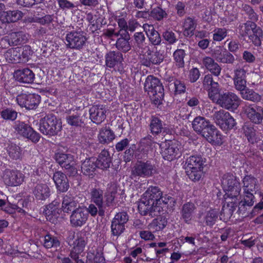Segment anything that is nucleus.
<instances>
[{
	"label": "nucleus",
	"mask_w": 263,
	"mask_h": 263,
	"mask_svg": "<svg viewBox=\"0 0 263 263\" xmlns=\"http://www.w3.org/2000/svg\"><path fill=\"white\" fill-rule=\"evenodd\" d=\"M167 223L166 219L164 217H159L154 219L148 226L149 230L153 232H157L163 229Z\"/></svg>",
	"instance_id": "obj_44"
},
{
	"label": "nucleus",
	"mask_w": 263,
	"mask_h": 263,
	"mask_svg": "<svg viewBox=\"0 0 263 263\" xmlns=\"http://www.w3.org/2000/svg\"><path fill=\"white\" fill-rule=\"evenodd\" d=\"M222 186L226 192V203L220 213V219L223 218L227 220L231 218L237 207L238 199L239 197L241 187L240 183L232 174H225L221 179Z\"/></svg>",
	"instance_id": "obj_1"
},
{
	"label": "nucleus",
	"mask_w": 263,
	"mask_h": 263,
	"mask_svg": "<svg viewBox=\"0 0 263 263\" xmlns=\"http://www.w3.org/2000/svg\"><path fill=\"white\" fill-rule=\"evenodd\" d=\"M243 99L253 102L259 101L261 99L260 96L252 89H246L241 92Z\"/></svg>",
	"instance_id": "obj_53"
},
{
	"label": "nucleus",
	"mask_w": 263,
	"mask_h": 263,
	"mask_svg": "<svg viewBox=\"0 0 263 263\" xmlns=\"http://www.w3.org/2000/svg\"><path fill=\"white\" fill-rule=\"evenodd\" d=\"M111 151H114V148L109 151H103L99 155L98 158L96 159L98 168L104 170L109 167L111 159L109 153H111Z\"/></svg>",
	"instance_id": "obj_38"
},
{
	"label": "nucleus",
	"mask_w": 263,
	"mask_h": 263,
	"mask_svg": "<svg viewBox=\"0 0 263 263\" xmlns=\"http://www.w3.org/2000/svg\"><path fill=\"white\" fill-rule=\"evenodd\" d=\"M115 138V135L113 132L107 128L102 129L98 135V139L100 143H109L112 141Z\"/></svg>",
	"instance_id": "obj_48"
},
{
	"label": "nucleus",
	"mask_w": 263,
	"mask_h": 263,
	"mask_svg": "<svg viewBox=\"0 0 263 263\" xmlns=\"http://www.w3.org/2000/svg\"><path fill=\"white\" fill-rule=\"evenodd\" d=\"M134 36L136 43V49L139 55L142 53L148 52L150 46L145 42V37L143 33L136 32Z\"/></svg>",
	"instance_id": "obj_34"
},
{
	"label": "nucleus",
	"mask_w": 263,
	"mask_h": 263,
	"mask_svg": "<svg viewBox=\"0 0 263 263\" xmlns=\"http://www.w3.org/2000/svg\"><path fill=\"white\" fill-rule=\"evenodd\" d=\"M149 127L153 135L159 134L163 129L162 121L157 117L152 116L151 120Z\"/></svg>",
	"instance_id": "obj_47"
},
{
	"label": "nucleus",
	"mask_w": 263,
	"mask_h": 263,
	"mask_svg": "<svg viewBox=\"0 0 263 263\" xmlns=\"http://www.w3.org/2000/svg\"><path fill=\"white\" fill-rule=\"evenodd\" d=\"M126 212H122L116 214V235H120L125 230V224L128 220Z\"/></svg>",
	"instance_id": "obj_37"
},
{
	"label": "nucleus",
	"mask_w": 263,
	"mask_h": 263,
	"mask_svg": "<svg viewBox=\"0 0 263 263\" xmlns=\"http://www.w3.org/2000/svg\"><path fill=\"white\" fill-rule=\"evenodd\" d=\"M195 209L196 206L192 202H189L183 205L181 214L182 218L185 222L187 223L191 220L192 214Z\"/></svg>",
	"instance_id": "obj_40"
},
{
	"label": "nucleus",
	"mask_w": 263,
	"mask_h": 263,
	"mask_svg": "<svg viewBox=\"0 0 263 263\" xmlns=\"http://www.w3.org/2000/svg\"><path fill=\"white\" fill-rule=\"evenodd\" d=\"M161 146L162 156L165 160L172 161L181 155L182 146L177 141L165 142Z\"/></svg>",
	"instance_id": "obj_8"
},
{
	"label": "nucleus",
	"mask_w": 263,
	"mask_h": 263,
	"mask_svg": "<svg viewBox=\"0 0 263 263\" xmlns=\"http://www.w3.org/2000/svg\"><path fill=\"white\" fill-rule=\"evenodd\" d=\"M213 119L217 125L223 130H228L234 128L236 123L230 113L223 109L215 111Z\"/></svg>",
	"instance_id": "obj_6"
},
{
	"label": "nucleus",
	"mask_w": 263,
	"mask_h": 263,
	"mask_svg": "<svg viewBox=\"0 0 263 263\" xmlns=\"http://www.w3.org/2000/svg\"><path fill=\"white\" fill-rule=\"evenodd\" d=\"M213 32V39L215 41L220 42L227 35V30L225 28H216Z\"/></svg>",
	"instance_id": "obj_60"
},
{
	"label": "nucleus",
	"mask_w": 263,
	"mask_h": 263,
	"mask_svg": "<svg viewBox=\"0 0 263 263\" xmlns=\"http://www.w3.org/2000/svg\"><path fill=\"white\" fill-rule=\"evenodd\" d=\"M86 20L95 30H97L101 27L104 17L99 11H95L94 13L86 12Z\"/></svg>",
	"instance_id": "obj_36"
},
{
	"label": "nucleus",
	"mask_w": 263,
	"mask_h": 263,
	"mask_svg": "<svg viewBox=\"0 0 263 263\" xmlns=\"http://www.w3.org/2000/svg\"><path fill=\"white\" fill-rule=\"evenodd\" d=\"M162 36L164 39L170 44H173L177 41V39L174 32L172 31L166 30L163 33Z\"/></svg>",
	"instance_id": "obj_61"
},
{
	"label": "nucleus",
	"mask_w": 263,
	"mask_h": 263,
	"mask_svg": "<svg viewBox=\"0 0 263 263\" xmlns=\"http://www.w3.org/2000/svg\"><path fill=\"white\" fill-rule=\"evenodd\" d=\"M247 117L253 123L259 124L263 120V107L256 104H246L243 108Z\"/></svg>",
	"instance_id": "obj_17"
},
{
	"label": "nucleus",
	"mask_w": 263,
	"mask_h": 263,
	"mask_svg": "<svg viewBox=\"0 0 263 263\" xmlns=\"http://www.w3.org/2000/svg\"><path fill=\"white\" fill-rule=\"evenodd\" d=\"M196 27V23L194 18L188 17L183 23L184 35L187 36H191L194 34V31Z\"/></svg>",
	"instance_id": "obj_46"
},
{
	"label": "nucleus",
	"mask_w": 263,
	"mask_h": 263,
	"mask_svg": "<svg viewBox=\"0 0 263 263\" xmlns=\"http://www.w3.org/2000/svg\"><path fill=\"white\" fill-rule=\"evenodd\" d=\"M215 101L217 104L228 110L237 109L240 102L239 98L236 94L229 91L219 94Z\"/></svg>",
	"instance_id": "obj_7"
},
{
	"label": "nucleus",
	"mask_w": 263,
	"mask_h": 263,
	"mask_svg": "<svg viewBox=\"0 0 263 263\" xmlns=\"http://www.w3.org/2000/svg\"><path fill=\"white\" fill-rule=\"evenodd\" d=\"M148 37L151 43L154 45H160L161 42V39L159 33L156 30L151 33Z\"/></svg>",
	"instance_id": "obj_63"
},
{
	"label": "nucleus",
	"mask_w": 263,
	"mask_h": 263,
	"mask_svg": "<svg viewBox=\"0 0 263 263\" xmlns=\"http://www.w3.org/2000/svg\"><path fill=\"white\" fill-rule=\"evenodd\" d=\"M24 175L16 170L6 169L3 173L2 178L5 184L8 186H17L24 181Z\"/></svg>",
	"instance_id": "obj_15"
},
{
	"label": "nucleus",
	"mask_w": 263,
	"mask_h": 263,
	"mask_svg": "<svg viewBox=\"0 0 263 263\" xmlns=\"http://www.w3.org/2000/svg\"><path fill=\"white\" fill-rule=\"evenodd\" d=\"M14 78L20 83L32 84L34 82L35 75L31 70L26 68L15 70L14 72Z\"/></svg>",
	"instance_id": "obj_19"
},
{
	"label": "nucleus",
	"mask_w": 263,
	"mask_h": 263,
	"mask_svg": "<svg viewBox=\"0 0 263 263\" xmlns=\"http://www.w3.org/2000/svg\"><path fill=\"white\" fill-rule=\"evenodd\" d=\"M87 38L82 31H72L67 33L65 43L67 47L81 49L85 45Z\"/></svg>",
	"instance_id": "obj_9"
},
{
	"label": "nucleus",
	"mask_w": 263,
	"mask_h": 263,
	"mask_svg": "<svg viewBox=\"0 0 263 263\" xmlns=\"http://www.w3.org/2000/svg\"><path fill=\"white\" fill-rule=\"evenodd\" d=\"M105 197L106 205L107 206L111 205L115 197V185L114 183H111L108 184Z\"/></svg>",
	"instance_id": "obj_54"
},
{
	"label": "nucleus",
	"mask_w": 263,
	"mask_h": 263,
	"mask_svg": "<svg viewBox=\"0 0 263 263\" xmlns=\"http://www.w3.org/2000/svg\"><path fill=\"white\" fill-rule=\"evenodd\" d=\"M59 7L63 10H72L76 6L74 4L68 0H56Z\"/></svg>",
	"instance_id": "obj_62"
},
{
	"label": "nucleus",
	"mask_w": 263,
	"mask_h": 263,
	"mask_svg": "<svg viewBox=\"0 0 263 263\" xmlns=\"http://www.w3.org/2000/svg\"><path fill=\"white\" fill-rule=\"evenodd\" d=\"M155 171V166L151 161H139L134 166L132 174L133 176L146 177L152 176Z\"/></svg>",
	"instance_id": "obj_13"
},
{
	"label": "nucleus",
	"mask_w": 263,
	"mask_h": 263,
	"mask_svg": "<svg viewBox=\"0 0 263 263\" xmlns=\"http://www.w3.org/2000/svg\"><path fill=\"white\" fill-rule=\"evenodd\" d=\"M138 209L141 215H148L152 218L158 216L163 212V208L160 204L154 203L152 200L149 201L142 198L138 202Z\"/></svg>",
	"instance_id": "obj_5"
},
{
	"label": "nucleus",
	"mask_w": 263,
	"mask_h": 263,
	"mask_svg": "<svg viewBox=\"0 0 263 263\" xmlns=\"http://www.w3.org/2000/svg\"><path fill=\"white\" fill-rule=\"evenodd\" d=\"M28 40V34L23 31L13 32L5 37L10 46L25 44Z\"/></svg>",
	"instance_id": "obj_20"
},
{
	"label": "nucleus",
	"mask_w": 263,
	"mask_h": 263,
	"mask_svg": "<svg viewBox=\"0 0 263 263\" xmlns=\"http://www.w3.org/2000/svg\"><path fill=\"white\" fill-rule=\"evenodd\" d=\"M88 218L86 206L78 205V209L70 216V223L72 227H81L86 224Z\"/></svg>",
	"instance_id": "obj_14"
},
{
	"label": "nucleus",
	"mask_w": 263,
	"mask_h": 263,
	"mask_svg": "<svg viewBox=\"0 0 263 263\" xmlns=\"http://www.w3.org/2000/svg\"><path fill=\"white\" fill-rule=\"evenodd\" d=\"M242 10L248 16L249 19L252 22L258 20V15L255 13L254 9L248 4H243L242 5Z\"/></svg>",
	"instance_id": "obj_59"
},
{
	"label": "nucleus",
	"mask_w": 263,
	"mask_h": 263,
	"mask_svg": "<svg viewBox=\"0 0 263 263\" xmlns=\"http://www.w3.org/2000/svg\"><path fill=\"white\" fill-rule=\"evenodd\" d=\"M90 119L95 123L99 124L106 118V109L103 105L92 106L89 110Z\"/></svg>",
	"instance_id": "obj_21"
},
{
	"label": "nucleus",
	"mask_w": 263,
	"mask_h": 263,
	"mask_svg": "<svg viewBox=\"0 0 263 263\" xmlns=\"http://www.w3.org/2000/svg\"><path fill=\"white\" fill-rule=\"evenodd\" d=\"M97 162L95 157L86 159L81 164L82 172L85 175H93L97 168Z\"/></svg>",
	"instance_id": "obj_35"
},
{
	"label": "nucleus",
	"mask_w": 263,
	"mask_h": 263,
	"mask_svg": "<svg viewBox=\"0 0 263 263\" xmlns=\"http://www.w3.org/2000/svg\"><path fill=\"white\" fill-rule=\"evenodd\" d=\"M169 87H173L175 95L184 93L186 89L184 83L178 80H176L174 82L170 83Z\"/></svg>",
	"instance_id": "obj_57"
},
{
	"label": "nucleus",
	"mask_w": 263,
	"mask_h": 263,
	"mask_svg": "<svg viewBox=\"0 0 263 263\" xmlns=\"http://www.w3.org/2000/svg\"><path fill=\"white\" fill-rule=\"evenodd\" d=\"M254 192H244L245 195L243 199L239 201L240 196L237 198L238 203L237 206L238 208V212L239 214H241L243 215L245 214L246 211L247 210L248 208L252 206L254 202V196L253 195Z\"/></svg>",
	"instance_id": "obj_22"
},
{
	"label": "nucleus",
	"mask_w": 263,
	"mask_h": 263,
	"mask_svg": "<svg viewBox=\"0 0 263 263\" xmlns=\"http://www.w3.org/2000/svg\"><path fill=\"white\" fill-rule=\"evenodd\" d=\"M9 157L13 160L20 159L22 158V150L15 145H10L8 149Z\"/></svg>",
	"instance_id": "obj_58"
},
{
	"label": "nucleus",
	"mask_w": 263,
	"mask_h": 263,
	"mask_svg": "<svg viewBox=\"0 0 263 263\" xmlns=\"http://www.w3.org/2000/svg\"><path fill=\"white\" fill-rule=\"evenodd\" d=\"M55 159L62 168H65L74 162L73 156L70 154L58 153L55 154Z\"/></svg>",
	"instance_id": "obj_41"
},
{
	"label": "nucleus",
	"mask_w": 263,
	"mask_h": 263,
	"mask_svg": "<svg viewBox=\"0 0 263 263\" xmlns=\"http://www.w3.org/2000/svg\"><path fill=\"white\" fill-rule=\"evenodd\" d=\"M78 205L71 195L66 194L63 196L61 209L64 213L71 214L78 209Z\"/></svg>",
	"instance_id": "obj_31"
},
{
	"label": "nucleus",
	"mask_w": 263,
	"mask_h": 263,
	"mask_svg": "<svg viewBox=\"0 0 263 263\" xmlns=\"http://www.w3.org/2000/svg\"><path fill=\"white\" fill-rule=\"evenodd\" d=\"M256 24L252 21H247L240 24L237 28L239 34L242 37L249 36L255 27Z\"/></svg>",
	"instance_id": "obj_45"
},
{
	"label": "nucleus",
	"mask_w": 263,
	"mask_h": 263,
	"mask_svg": "<svg viewBox=\"0 0 263 263\" xmlns=\"http://www.w3.org/2000/svg\"><path fill=\"white\" fill-rule=\"evenodd\" d=\"M60 205V201L55 199L45 206L43 213L48 220L53 222L55 219L58 217Z\"/></svg>",
	"instance_id": "obj_23"
},
{
	"label": "nucleus",
	"mask_w": 263,
	"mask_h": 263,
	"mask_svg": "<svg viewBox=\"0 0 263 263\" xmlns=\"http://www.w3.org/2000/svg\"><path fill=\"white\" fill-rule=\"evenodd\" d=\"M87 243V238L82 236L81 234H77V238L73 241L69 240L68 244L73 246L69 256L72 259L80 258L81 253L84 251L85 247Z\"/></svg>",
	"instance_id": "obj_16"
},
{
	"label": "nucleus",
	"mask_w": 263,
	"mask_h": 263,
	"mask_svg": "<svg viewBox=\"0 0 263 263\" xmlns=\"http://www.w3.org/2000/svg\"><path fill=\"white\" fill-rule=\"evenodd\" d=\"M116 37H118L116 41V48L124 52L129 50L130 46L128 42L129 39L128 32L122 30L120 32V34L116 33Z\"/></svg>",
	"instance_id": "obj_32"
},
{
	"label": "nucleus",
	"mask_w": 263,
	"mask_h": 263,
	"mask_svg": "<svg viewBox=\"0 0 263 263\" xmlns=\"http://www.w3.org/2000/svg\"><path fill=\"white\" fill-rule=\"evenodd\" d=\"M43 245L47 249L57 248L60 247V241L57 237L48 234L44 236Z\"/></svg>",
	"instance_id": "obj_49"
},
{
	"label": "nucleus",
	"mask_w": 263,
	"mask_h": 263,
	"mask_svg": "<svg viewBox=\"0 0 263 263\" xmlns=\"http://www.w3.org/2000/svg\"><path fill=\"white\" fill-rule=\"evenodd\" d=\"M244 192H253L256 193L257 179L251 176H246L242 180Z\"/></svg>",
	"instance_id": "obj_42"
},
{
	"label": "nucleus",
	"mask_w": 263,
	"mask_h": 263,
	"mask_svg": "<svg viewBox=\"0 0 263 263\" xmlns=\"http://www.w3.org/2000/svg\"><path fill=\"white\" fill-rule=\"evenodd\" d=\"M162 195V192L158 186H151L144 192L141 198L149 201L152 200L154 203L160 204Z\"/></svg>",
	"instance_id": "obj_26"
},
{
	"label": "nucleus",
	"mask_w": 263,
	"mask_h": 263,
	"mask_svg": "<svg viewBox=\"0 0 263 263\" xmlns=\"http://www.w3.org/2000/svg\"><path fill=\"white\" fill-rule=\"evenodd\" d=\"M243 133L249 142L253 143L256 141V132L251 124L246 123L243 126Z\"/></svg>",
	"instance_id": "obj_51"
},
{
	"label": "nucleus",
	"mask_w": 263,
	"mask_h": 263,
	"mask_svg": "<svg viewBox=\"0 0 263 263\" xmlns=\"http://www.w3.org/2000/svg\"><path fill=\"white\" fill-rule=\"evenodd\" d=\"M14 128L17 134L29 139L34 143H36L40 140V134L34 131L30 126L23 122L16 121Z\"/></svg>",
	"instance_id": "obj_10"
},
{
	"label": "nucleus",
	"mask_w": 263,
	"mask_h": 263,
	"mask_svg": "<svg viewBox=\"0 0 263 263\" xmlns=\"http://www.w3.org/2000/svg\"><path fill=\"white\" fill-rule=\"evenodd\" d=\"M202 63L205 68L216 77L221 73V68L213 58L205 56L202 59Z\"/></svg>",
	"instance_id": "obj_30"
},
{
	"label": "nucleus",
	"mask_w": 263,
	"mask_h": 263,
	"mask_svg": "<svg viewBox=\"0 0 263 263\" xmlns=\"http://www.w3.org/2000/svg\"><path fill=\"white\" fill-rule=\"evenodd\" d=\"M91 201L99 208V216L104 214L103 210V192L99 189H92L90 192Z\"/></svg>",
	"instance_id": "obj_29"
},
{
	"label": "nucleus",
	"mask_w": 263,
	"mask_h": 263,
	"mask_svg": "<svg viewBox=\"0 0 263 263\" xmlns=\"http://www.w3.org/2000/svg\"><path fill=\"white\" fill-rule=\"evenodd\" d=\"M185 51L181 49H178L173 53V58L176 65L178 67H183L184 65V58L185 56Z\"/></svg>",
	"instance_id": "obj_52"
},
{
	"label": "nucleus",
	"mask_w": 263,
	"mask_h": 263,
	"mask_svg": "<svg viewBox=\"0 0 263 263\" xmlns=\"http://www.w3.org/2000/svg\"><path fill=\"white\" fill-rule=\"evenodd\" d=\"M192 127L197 133L202 136L212 125L204 117L198 116L192 122Z\"/></svg>",
	"instance_id": "obj_28"
},
{
	"label": "nucleus",
	"mask_w": 263,
	"mask_h": 263,
	"mask_svg": "<svg viewBox=\"0 0 263 263\" xmlns=\"http://www.w3.org/2000/svg\"><path fill=\"white\" fill-rule=\"evenodd\" d=\"M52 179L58 191L65 192L68 190L69 182L65 174L60 171H57L53 174Z\"/></svg>",
	"instance_id": "obj_24"
},
{
	"label": "nucleus",
	"mask_w": 263,
	"mask_h": 263,
	"mask_svg": "<svg viewBox=\"0 0 263 263\" xmlns=\"http://www.w3.org/2000/svg\"><path fill=\"white\" fill-rule=\"evenodd\" d=\"M62 129V122L55 115L48 114L40 121L39 130L43 134L48 136L57 135Z\"/></svg>",
	"instance_id": "obj_4"
},
{
	"label": "nucleus",
	"mask_w": 263,
	"mask_h": 263,
	"mask_svg": "<svg viewBox=\"0 0 263 263\" xmlns=\"http://www.w3.org/2000/svg\"><path fill=\"white\" fill-rule=\"evenodd\" d=\"M219 215V211L217 209H211L205 213L204 221L207 226H212L216 221Z\"/></svg>",
	"instance_id": "obj_50"
},
{
	"label": "nucleus",
	"mask_w": 263,
	"mask_h": 263,
	"mask_svg": "<svg viewBox=\"0 0 263 263\" xmlns=\"http://www.w3.org/2000/svg\"><path fill=\"white\" fill-rule=\"evenodd\" d=\"M164 55L160 51L152 53L151 47L149 51L139 55V61L141 65L149 67L153 65H158L163 62Z\"/></svg>",
	"instance_id": "obj_11"
},
{
	"label": "nucleus",
	"mask_w": 263,
	"mask_h": 263,
	"mask_svg": "<svg viewBox=\"0 0 263 263\" xmlns=\"http://www.w3.org/2000/svg\"><path fill=\"white\" fill-rule=\"evenodd\" d=\"M203 85L205 88L208 89V96L213 101L216 100L215 96L219 92V85L213 80L212 76L210 74L204 77Z\"/></svg>",
	"instance_id": "obj_18"
},
{
	"label": "nucleus",
	"mask_w": 263,
	"mask_h": 263,
	"mask_svg": "<svg viewBox=\"0 0 263 263\" xmlns=\"http://www.w3.org/2000/svg\"><path fill=\"white\" fill-rule=\"evenodd\" d=\"M32 194L36 200H45L50 195V189L45 183H39L34 186Z\"/></svg>",
	"instance_id": "obj_27"
},
{
	"label": "nucleus",
	"mask_w": 263,
	"mask_h": 263,
	"mask_svg": "<svg viewBox=\"0 0 263 263\" xmlns=\"http://www.w3.org/2000/svg\"><path fill=\"white\" fill-rule=\"evenodd\" d=\"M205 160L201 155H196L190 156L185 161L186 174L193 181H198L203 174V168Z\"/></svg>",
	"instance_id": "obj_3"
},
{
	"label": "nucleus",
	"mask_w": 263,
	"mask_h": 263,
	"mask_svg": "<svg viewBox=\"0 0 263 263\" xmlns=\"http://www.w3.org/2000/svg\"><path fill=\"white\" fill-rule=\"evenodd\" d=\"M106 66L110 68H114L115 66V51H112L106 55Z\"/></svg>",
	"instance_id": "obj_64"
},
{
	"label": "nucleus",
	"mask_w": 263,
	"mask_h": 263,
	"mask_svg": "<svg viewBox=\"0 0 263 263\" xmlns=\"http://www.w3.org/2000/svg\"><path fill=\"white\" fill-rule=\"evenodd\" d=\"M0 115L4 120L14 121L17 118V112L12 108H7L2 110Z\"/></svg>",
	"instance_id": "obj_56"
},
{
	"label": "nucleus",
	"mask_w": 263,
	"mask_h": 263,
	"mask_svg": "<svg viewBox=\"0 0 263 263\" xmlns=\"http://www.w3.org/2000/svg\"><path fill=\"white\" fill-rule=\"evenodd\" d=\"M150 16L156 20L161 21L166 18L167 14L166 11L160 7H157L152 9Z\"/></svg>",
	"instance_id": "obj_55"
},
{
	"label": "nucleus",
	"mask_w": 263,
	"mask_h": 263,
	"mask_svg": "<svg viewBox=\"0 0 263 263\" xmlns=\"http://www.w3.org/2000/svg\"><path fill=\"white\" fill-rule=\"evenodd\" d=\"M86 115V114L85 115V114L83 115L80 114L69 115L66 117V120L67 123L71 126L82 127L85 125Z\"/></svg>",
	"instance_id": "obj_39"
},
{
	"label": "nucleus",
	"mask_w": 263,
	"mask_h": 263,
	"mask_svg": "<svg viewBox=\"0 0 263 263\" xmlns=\"http://www.w3.org/2000/svg\"><path fill=\"white\" fill-rule=\"evenodd\" d=\"M144 89L155 104H162L164 96V88L158 78L153 76H148L144 83Z\"/></svg>",
	"instance_id": "obj_2"
},
{
	"label": "nucleus",
	"mask_w": 263,
	"mask_h": 263,
	"mask_svg": "<svg viewBox=\"0 0 263 263\" xmlns=\"http://www.w3.org/2000/svg\"><path fill=\"white\" fill-rule=\"evenodd\" d=\"M41 97L35 93H22L16 97L17 103L21 107H25L27 109L36 108L40 102Z\"/></svg>",
	"instance_id": "obj_12"
},
{
	"label": "nucleus",
	"mask_w": 263,
	"mask_h": 263,
	"mask_svg": "<svg viewBox=\"0 0 263 263\" xmlns=\"http://www.w3.org/2000/svg\"><path fill=\"white\" fill-rule=\"evenodd\" d=\"M23 13L18 10L3 11L0 13V19L4 22H15L23 17Z\"/></svg>",
	"instance_id": "obj_33"
},
{
	"label": "nucleus",
	"mask_w": 263,
	"mask_h": 263,
	"mask_svg": "<svg viewBox=\"0 0 263 263\" xmlns=\"http://www.w3.org/2000/svg\"><path fill=\"white\" fill-rule=\"evenodd\" d=\"M262 36V30L259 27L256 25L252 33L248 36V37L254 46L259 47L261 45Z\"/></svg>",
	"instance_id": "obj_43"
},
{
	"label": "nucleus",
	"mask_w": 263,
	"mask_h": 263,
	"mask_svg": "<svg viewBox=\"0 0 263 263\" xmlns=\"http://www.w3.org/2000/svg\"><path fill=\"white\" fill-rule=\"evenodd\" d=\"M202 136L213 145H220L222 143V136L215 126L212 124Z\"/></svg>",
	"instance_id": "obj_25"
}]
</instances>
